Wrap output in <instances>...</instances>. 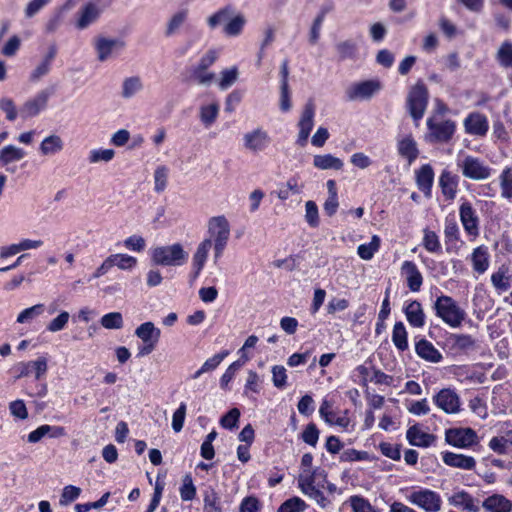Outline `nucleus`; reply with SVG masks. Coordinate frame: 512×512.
I'll return each mask as SVG.
<instances>
[{"mask_svg": "<svg viewBox=\"0 0 512 512\" xmlns=\"http://www.w3.org/2000/svg\"><path fill=\"white\" fill-rule=\"evenodd\" d=\"M115 156L113 149H93L89 152L88 160L91 164L110 162Z\"/></svg>", "mask_w": 512, "mask_h": 512, "instance_id": "obj_55", "label": "nucleus"}, {"mask_svg": "<svg viewBox=\"0 0 512 512\" xmlns=\"http://www.w3.org/2000/svg\"><path fill=\"white\" fill-rule=\"evenodd\" d=\"M135 335L142 341L143 346L139 348L138 355L146 356L152 353L161 336V331L151 321L140 324L135 329Z\"/></svg>", "mask_w": 512, "mask_h": 512, "instance_id": "obj_7", "label": "nucleus"}, {"mask_svg": "<svg viewBox=\"0 0 512 512\" xmlns=\"http://www.w3.org/2000/svg\"><path fill=\"white\" fill-rule=\"evenodd\" d=\"M246 24V18L242 14L232 15L223 27V31L228 36H238L241 34Z\"/></svg>", "mask_w": 512, "mask_h": 512, "instance_id": "obj_41", "label": "nucleus"}, {"mask_svg": "<svg viewBox=\"0 0 512 512\" xmlns=\"http://www.w3.org/2000/svg\"><path fill=\"white\" fill-rule=\"evenodd\" d=\"M203 512H222L220 497L212 487L203 491Z\"/></svg>", "mask_w": 512, "mask_h": 512, "instance_id": "obj_38", "label": "nucleus"}, {"mask_svg": "<svg viewBox=\"0 0 512 512\" xmlns=\"http://www.w3.org/2000/svg\"><path fill=\"white\" fill-rule=\"evenodd\" d=\"M314 117H315L314 103L312 101H308L305 104V106L301 112L299 121L297 123V127H298L299 131H298L296 143L300 147H305L308 142L309 135L314 127Z\"/></svg>", "mask_w": 512, "mask_h": 512, "instance_id": "obj_11", "label": "nucleus"}, {"mask_svg": "<svg viewBox=\"0 0 512 512\" xmlns=\"http://www.w3.org/2000/svg\"><path fill=\"white\" fill-rule=\"evenodd\" d=\"M238 69L237 67L227 68L221 71L220 80L218 82V86L221 90H226L230 86H232L238 79Z\"/></svg>", "mask_w": 512, "mask_h": 512, "instance_id": "obj_51", "label": "nucleus"}, {"mask_svg": "<svg viewBox=\"0 0 512 512\" xmlns=\"http://www.w3.org/2000/svg\"><path fill=\"white\" fill-rule=\"evenodd\" d=\"M433 401L446 414H456L460 411V398L452 389L444 388L440 390L433 397Z\"/></svg>", "mask_w": 512, "mask_h": 512, "instance_id": "obj_15", "label": "nucleus"}, {"mask_svg": "<svg viewBox=\"0 0 512 512\" xmlns=\"http://www.w3.org/2000/svg\"><path fill=\"white\" fill-rule=\"evenodd\" d=\"M477 435L471 428H453L446 431L445 440L448 444L466 448L476 442Z\"/></svg>", "mask_w": 512, "mask_h": 512, "instance_id": "obj_16", "label": "nucleus"}, {"mask_svg": "<svg viewBox=\"0 0 512 512\" xmlns=\"http://www.w3.org/2000/svg\"><path fill=\"white\" fill-rule=\"evenodd\" d=\"M439 184L446 199H454L456 196L458 180L449 171L444 170L439 178Z\"/></svg>", "mask_w": 512, "mask_h": 512, "instance_id": "obj_32", "label": "nucleus"}, {"mask_svg": "<svg viewBox=\"0 0 512 512\" xmlns=\"http://www.w3.org/2000/svg\"><path fill=\"white\" fill-rule=\"evenodd\" d=\"M298 487L300 491L312 499L321 508H325L330 504V501L324 495L325 482H327V473L325 470L315 468L313 472L299 473Z\"/></svg>", "mask_w": 512, "mask_h": 512, "instance_id": "obj_1", "label": "nucleus"}, {"mask_svg": "<svg viewBox=\"0 0 512 512\" xmlns=\"http://www.w3.org/2000/svg\"><path fill=\"white\" fill-rule=\"evenodd\" d=\"M482 507L486 512H510L512 502L501 494H493L482 502Z\"/></svg>", "mask_w": 512, "mask_h": 512, "instance_id": "obj_23", "label": "nucleus"}, {"mask_svg": "<svg viewBox=\"0 0 512 512\" xmlns=\"http://www.w3.org/2000/svg\"><path fill=\"white\" fill-rule=\"evenodd\" d=\"M26 156V152L15 145H7L0 151V162L8 165L15 161H20Z\"/></svg>", "mask_w": 512, "mask_h": 512, "instance_id": "obj_40", "label": "nucleus"}, {"mask_svg": "<svg viewBox=\"0 0 512 512\" xmlns=\"http://www.w3.org/2000/svg\"><path fill=\"white\" fill-rule=\"evenodd\" d=\"M20 377H26L30 375L31 371L35 372V378L40 379L47 372L48 365L45 357H39L34 361L22 362L19 364Z\"/></svg>", "mask_w": 512, "mask_h": 512, "instance_id": "obj_26", "label": "nucleus"}, {"mask_svg": "<svg viewBox=\"0 0 512 512\" xmlns=\"http://www.w3.org/2000/svg\"><path fill=\"white\" fill-rule=\"evenodd\" d=\"M125 46L124 41L116 38H107L99 36L94 40L97 59L100 62H106L114 58Z\"/></svg>", "mask_w": 512, "mask_h": 512, "instance_id": "obj_12", "label": "nucleus"}, {"mask_svg": "<svg viewBox=\"0 0 512 512\" xmlns=\"http://www.w3.org/2000/svg\"><path fill=\"white\" fill-rule=\"evenodd\" d=\"M433 180L434 171L432 167L429 164L421 166V168L416 173V182L418 188L426 194L430 193Z\"/></svg>", "mask_w": 512, "mask_h": 512, "instance_id": "obj_33", "label": "nucleus"}, {"mask_svg": "<svg viewBox=\"0 0 512 512\" xmlns=\"http://www.w3.org/2000/svg\"><path fill=\"white\" fill-rule=\"evenodd\" d=\"M380 238L377 235L372 236L368 244H361L357 248L359 257L363 260H370L380 247Z\"/></svg>", "mask_w": 512, "mask_h": 512, "instance_id": "obj_48", "label": "nucleus"}, {"mask_svg": "<svg viewBox=\"0 0 512 512\" xmlns=\"http://www.w3.org/2000/svg\"><path fill=\"white\" fill-rule=\"evenodd\" d=\"M498 59L502 66L512 67V44L504 43L498 51Z\"/></svg>", "mask_w": 512, "mask_h": 512, "instance_id": "obj_64", "label": "nucleus"}, {"mask_svg": "<svg viewBox=\"0 0 512 512\" xmlns=\"http://www.w3.org/2000/svg\"><path fill=\"white\" fill-rule=\"evenodd\" d=\"M434 307L437 316L453 328L459 327L465 319V311L450 296L438 297Z\"/></svg>", "mask_w": 512, "mask_h": 512, "instance_id": "obj_4", "label": "nucleus"}, {"mask_svg": "<svg viewBox=\"0 0 512 512\" xmlns=\"http://www.w3.org/2000/svg\"><path fill=\"white\" fill-rule=\"evenodd\" d=\"M189 18V10L187 8L177 10L172 13L165 22L164 36L171 38L180 33Z\"/></svg>", "mask_w": 512, "mask_h": 512, "instance_id": "obj_18", "label": "nucleus"}, {"mask_svg": "<svg viewBox=\"0 0 512 512\" xmlns=\"http://www.w3.org/2000/svg\"><path fill=\"white\" fill-rule=\"evenodd\" d=\"M423 246L427 251L431 253H437L440 251V241L437 234L434 231L428 229L424 230Z\"/></svg>", "mask_w": 512, "mask_h": 512, "instance_id": "obj_58", "label": "nucleus"}, {"mask_svg": "<svg viewBox=\"0 0 512 512\" xmlns=\"http://www.w3.org/2000/svg\"><path fill=\"white\" fill-rule=\"evenodd\" d=\"M331 407L332 405L329 401L323 400L319 409L321 417H323L324 420L329 424H335L343 428L348 427L349 419L345 416L336 417L335 413L331 411Z\"/></svg>", "mask_w": 512, "mask_h": 512, "instance_id": "obj_37", "label": "nucleus"}, {"mask_svg": "<svg viewBox=\"0 0 512 512\" xmlns=\"http://www.w3.org/2000/svg\"><path fill=\"white\" fill-rule=\"evenodd\" d=\"M9 411L10 414L18 420H26L29 416L26 404L21 399L10 402Z\"/></svg>", "mask_w": 512, "mask_h": 512, "instance_id": "obj_62", "label": "nucleus"}, {"mask_svg": "<svg viewBox=\"0 0 512 512\" xmlns=\"http://www.w3.org/2000/svg\"><path fill=\"white\" fill-rule=\"evenodd\" d=\"M407 321L416 328H421L425 324V314L420 302L414 300L407 304L404 309Z\"/></svg>", "mask_w": 512, "mask_h": 512, "instance_id": "obj_27", "label": "nucleus"}, {"mask_svg": "<svg viewBox=\"0 0 512 512\" xmlns=\"http://www.w3.org/2000/svg\"><path fill=\"white\" fill-rule=\"evenodd\" d=\"M57 54V48L55 45H51L48 48L46 55L40 61V63L35 67V69L30 74V80L32 82H37L42 77L47 75L50 71L52 61L54 60Z\"/></svg>", "mask_w": 512, "mask_h": 512, "instance_id": "obj_24", "label": "nucleus"}, {"mask_svg": "<svg viewBox=\"0 0 512 512\" xmlns=\"http://www.w3.org/2000/svg\"><path fill=\"white\" fill-rule=\"evenodd\" d=\"M501 196L507 199L512 198V168H505L499 177Z\"/></svg>", "mask_w": 512, "mask_h": 512, "instance_id": "obj_53", "label": "nucleus"}, {"mask_svg": "<svg viewBox=\"0 0 512 512\" xmlns=\"http://www.w3.org/2000/svg\"><path fill=\"white\" fill-rule=\"evenodd\" d=\"M211 248H213V245H211V243L205 239L197 246V249L193 255V267L195 269V276H198V274L203 269Z\"/></svg>", "mask_w": 512, "mask_h": 512, "instance_id": "obj_34", "label": "nucleus"}, {"mask_svg": "<svg viewBox=\"0 0 512 512\" xmlns=\"http://www.w3.org/2000/svg\"><path fill=\"white\" fill-rule=\"evenodd\" d=\"M143 90V82L139 76L127 77L121 86V96L130 99Z\"/></svg>", "mask_w": 512, "mask_h": 512, "instance_id": "obj_35", "label": "nucleus"}, {"mask_svg": "<svg viewBox=\"0 0 512 512\" xmlns=\"http://www.w3.org/2000/svg\"><path fill=\"white\" fill-rule=\"evenodd\" d=\"M460 219L469 235H478V218L470 203L464 202L460 206Z\"/></svg>", "mask_w": 512, "mask_h": 512, "instance_id": "obj_21", "label": "nucleus"}, {"mask_svg": "<svg viewBox=\"0 0 512 512\" xmlns=\"http://www.w3.org/2000/svg\"><path fill=\"white\" fill-rule=\"evenodd\" d=\"M313 165L321 170H328V169H334V170H340L343 167V162L341 159L331 155V154H324V155H316L313 159Z\"/></svg>", "mask_w": 512, "mask_h": 512, "instance_id": "obj_39", "label": "nucleus"}, {"mask_svg": "<svg viewBox=\"0 0 512 512\" xmlns=\"http://www.w3.org/2000/svg\"><path fill=\"white\" fill-rule=\"evenodd\" d=\"M81 494V489L74 485H67L63 488L59 504L61 506H67L75 501Z\"/></svg>", "mask_w": 512, "mask_h": 512, "instance_id": "obj_60", "label": "nucleus"}, {"mask_svg": "<svg viewBox=\"0 0 512 512\" xmlns=\"http://www.w3.org/2000/svg\"><path fill=\"white\" fill-rule=\"evenodd\" d=\"M407 439L413 446L428 447L434 442L435 437L417 426H412L407 430Z\"/></svg>", "mask_w": 512, "mask_h": 512, "instance_id": "obj_31", "label": "nucleus"}, {"mask_svg": "<svg viewBox=\"0 0 512 512\" xmlns=\"http://www.w3.org/2000/svg\"><path fill=\"white\" fill-rule=\"evenodd\" d=\"M397 150L399 155L408 161V164H412L419 155L417 143L411 135H407L398 141Z\"/></svg>", "mask_w": 512, "mask_h": 512, "instance_id": "obj_25", "label": "nucleus"}, {"mask_svg": "<svg viewBox=\"0 0 512 512\" xmlns=\"http://www.w3.org/2000/svg\"><path fill=\"white\" fill-rule=\"evenodd\" d=\"M401 273L405 276L407 286L412 292H418L423 283V277L412 261H404L401 267Z\"/></svg>", "mask_w": 512, "mask_h": 512, "instance_id": "obj_20", "label": "nucleus"}, {"mask_svg": "<svg viewBox=\"0 0 512 512\" xmlns=\"http://www.w3.org/2000/svg\"><path fill=\"white\" fill-rule=\"evenodd\" d=\"M154 191L156 193H162L166 190L169 178V169L165 165H159L156 167L154 174Z\"/></svg>", "mask_w": 512, "mask_h": 512, "instance_id": "obj_46", "label": "nucleus"}, {"mask_svg": "<svg viewBox=\"0 0 512 512\" xmlns=\"http://www.w3.org/2000/svg\"><path fill=\"white\" fill-rule=\"evenodd\" d=\"M307 508L306 503L299 497H292L280 505L277 512H303Z\"/></svg>", "mask_w": 512, "mask_h": 512, "instance_id": "obj_57", "label": "nucleus"}, {"mask_svg": "<svg viewBox=\"0 0 512 512\" xmlns=\"http://www.w3.org/2000/svg\"><path fill=\"white\" fill-rule=\"evenodd\" d=\"M188 253L179 243L168 246H158L151 250V260L161 266H181L186 263Z\"/></svg>", "mask_w": 512, "mask_h": 512, "instance_id": "obj_3", "label": "nucleus"}, {"mask_svg": "<svg viewBox=\"0 0 512 512\" xmlns=\"http://www.w3.org/2000/svg\"><path fill=\"white\" fill-rule=\"evenodd\" d=\"M69 319L70 313L68 311H61L55 318L48 322L46 329L51 333L59 332L66 327Z\"/></svg>", "mask_w": 512, "mask_h": 512, "instance_id": "obj_54", "label": "nucleus"}, {"mask_svg": "<svg viewBox=\"0 0 512 512\" xmlns=\"http://www.w3.org/2000/svg\"><path fill=\"white\" fill-rule=\"evenodd\" d=\"M464 177L472 180H485L491 175V169L483 161L473 156H466L459 162Z\"/></svg>", "mask_w": 512, "mask_h": 512, "instance_id": "obj_13", "label": "nucleus"}, {"mask_svg": "<svg viewBox=\"0 0 512 512\" xmlns=\"http://www.w3.org/2000/svg\"><path fill=\"white\" fill-rule=\"evenodd\" d=\"M392 342L400 351L408 348L407 331L402 322H396L392 331Z\"/></svg>", "mask_w": 512, "mask_h": 512, "instance_id": "obj_44", "label": "nucleus"}, {"mask_svg": "<svg viewBox=\"0 0 512 512\" xmlns=\"http://www.w3.org/2000/svg\"><path fill=\"white\" fill-rule=\"evenodd\" d=\"M381 89V84L377 80H366L353 83L345 90V96L348 101L369 100Z\"/></svg>", "mask_w": 512, "mask_h": 512, "instance_id": "obj_10", "label": "nucleus"}, {"mask_svg": "<svg viewBox=\"0 0 512 512\" xmlns=\"http://www.w3.org/2000/svg\"><path fill=\"white\" fill-rule=\"evenodd\" d=\"M428 90L422 83H417L409 91L407 107L409 114L418 122L424 115L428 104Z\"/></svg>", "mask_w": 512, "mask_h": 512, "instance_id": "obj_6", "label": "nucleus"}, {"mask_svg": "<svg viewBox=\"0 0 512 512\" xmlns=\"http://www.w3.org/2000/svg\"><path fill=\"white\" fill-rule=\"evenodd\" d=\"M339 60L355 59L358 54V46L355 40L346 39L335 45Z\"/></svg>", "mask_w": 512, "mask_h": 512, "instance_id": "obj_36", "label": "nucleus"}, {"mask_svg": "<svg viewBox=\"0 0 512 512\" xmlns=\"http://www.w3.org/2000/svg\"><path fill=\"white\" fill-rule=\"evenodd\" d=\"M349 503L353 512H379L368 500L362 496L354 495L349 498Z\"/></svg>", "mask_w": 512, "mask_h": 512, "instance_id": "obj_56", "label": "nucleus"}, {"mask_svg": "<svg viewBox=\"0 0 512 512\" xmlns=\"http://www.w3.org/2000/svg\"><path fill=\"white\" fill-rule=\"evenodd\" d=\"M64 149V141L57 134H51L45 137L39 146V151L43 156H53Z\"/></svg>", "mask_w": 512, "mask_h": 512, "instance_id": "obj_30", "label": "nucleus"}, {"mask_svg": "<svg viewBox=\"0 0 512 512\" xmlns=\"http://www.w3.org/2000/svg\"><path fill=\"white\" fill-rule=\"evenodd\" d=\"M233 8L230 6H226L220 10H218L216 13L208 17L207 23L211 29H214L219 24L223 22H227L228 19L233 15Z\"/></svg>", "mask_w": 512, "mask_h": 512, "instance_id": "obj_52", "label": "nucleus"}, {"mask_svg": "<svg viewBox=\"0 0 512 512\" xmlns=\"http://www.w3.org/2000/svg\"><path fill=\"white\" fill-rule=\"evenodd\" d=\"M51 93L47 90L39 91L33 98L28 99L20 109L23 119L33 118L46 109Z\"/></svg>", "mask_w": 512, "mask_h": 512, "instance_id": "obj_14", "label": "nucleus"}, {"mask_svg": "<svg viewBox=\"0 0 512 512\" xmlns=\"http://www.w3.org/2000/svg\"><path fill=\"white\" fill-rule=\"evenodd\" d=\"M229 352L228 351H222L216 355H214L213 357L207 359L203 365L201 366V368L199 370H197L192 376L191 378L192 379H197L199 378L203 373H206V372H210V371H213L214 369H216L219 364L228 356Z\"/></svg>", "mask_w": 512, "mask_h": 512, "instance_id": "obj_42", "label": "nucleus"}, {"mask_svg": "<svg viewBox=\"0 0 512 512\" xmlns=\"http://www.w3.org/2000/svg\"><path fill=\"white\" fill-rule=\"evenodd\" d=\"M473 268L478 273H484L489 265L487 249L477 247L472 254Z\"/></svg>", "mask_w": 512, "mask_h": 512, "instance_id": "obj_45", "label": "nucleus"}, {"mask_svg": "<svg viewBox=\"0 0 512 512\" xmlns=\"http://www.w3.org/2000/svg\"><path fill=\"white\" fill-rule=\"evenodd\" d=\"M487 117L479 112L470 113L464 120L466 133L475 136H485L488 131Z\"/></svg>", "mask_w": 512, "mask_h": 512, "instance_id": "obj_19", "label": "nucleus"}, {"mask_svg": "<svg viewBox=\"0 0 512 512\" xmlns=\"http://www.w3.org/2000/svg\"><path fill=\"white\" fill-rule=\"evenodd\" d=\"M417 355L429 362L438 363L442 359L441 353L426 339L419 340L415 345Z\"/></svg>", "mask_w": 512, "mask_h": 512, "instance_id": "obj_29", "label": "nucleus"}, {"mask_svg": "<svg viewBox=\"0 0 512 512\" xmlns=\"http://www.w3.org/2000/svg\"><path fill=\"white\" fill-rule=\"evenodd\" d=\"M407 500L425 512H438L442 504L440 495L429 489L413 491L409 494Z\"/></svg>", "mask_w": 512, "mask_h": 512, "instance_id": "obj_9", "label": "nucleus"}, {"mask_svg": "<svg viewBox=\"0 0 512 512\" xmlns=\"http://www.w3.org/2000/svg\"><path fill=\"white\" fill-rule=\"evenodd\" d=\"M180 496L184 501H191L196 496V487L193 484L192 478L186 475L183 478V484L180 488Z\"/></svg>", "mask_w": 512, "mask_h": 512, "instance_id": "obj_63", "label": "nucleus"}, {"mask_svg": "<svg viewBox=\"0 0 512 512\" xmlns=\"http://www.w3.org/2000/svg\"><path fill=\"white\" fill-rule=\"evenodd\" d=\"M218 114V103H211L200 107V120L206 127L211 126L216 121Z\"/></svg>", "mask_w": 512, "mask_h": 512, "instance_id": "obj_47", "label": "nucleus"}, {"mask_svg": "<svg viewBox=\"0 0 512 512\" xmlns=\"http://www.w3.org/2000/svg\"><path fill=\"white\" fill-rule=\"evenodd\" d=\"M100 324L105 329H121L124 325L123 316L120 312H110L103 315L100 319Z\"/></svg>", "mask_w": 512, "mask_h": 512, "instance_id": "obj_49", "label": "nucleus"}, {"mask_svg": "<svg viewBox=\"0 0 512 512\" xmlns=\"http://www.w3.org/2000/svg\"><path fill=\"white\" fill-rule=\"evenodd\" d=\"M448 502L454 507L462 508L463 511L479 512L480 510L476 500L464 490L455 492L448 498Z\"/></svg>", "mask_w": 512, "mask_h": 512, "instance_id": "obj_22", "label": "nucleus"}, {"mask_svg": "<svg viewBox=\"0 0 512 512\" xmlns=\"http://www.w3.org/2000/svg\"><path fill=\"white\" fill-rule=\"evenodd\" d=\"M325 15H326V11L321 10L318 13V15L315 17V19L313 20V23H312V26H311V29L309 32V42L312 45H315L320 38L321 27H322L323 21L325 19Z\"/></svg>", "mask_w": 512, "mask_h": 512, "instance_id": "obj_59", "label": "nucleus"}, {"mask_svg": "<svg viewBox=\"0 0 512 512\" xmlns=\"http://www.w3.org/2000/svg\"><path fill=\"white\" fill-rule=\"evenodd\" d=\"M429 133L426 139L430 142H448L456 129L455 122L447 119L438 121L435 117L427 119Z\"/></svg>", "mask_w": 512, "mask_h": 512, "instance_id": "obj_8", "label": "nucleus"}, {"mask_svg": "<svg viewBox=\"0 0 512 512\" xmlns=\"http://www.w3.org/2000/svg\"><path fill=\"white\" fill-rule=\"evenodd\" d=\"M443 461L446 465L464 470H472L476 465V461L471 456L446 452L443 455Z\"/></svg>", "mask_w": 512, "mask_h": 512, "instance_id": "obj_28", "label": "nucleus"}, {"mask_svg": "<svg viewBox=\"0 0 512 512\" xmlns=\"http://www.w3.org/2000/svg\"><path fill=\"white\" fill-rule=\"evenodd\" d=\"M450 339L453 341L454 347L460 350L473 349L476 343L472 336L465 334H452Z\"/></svg>", "mask_w": 512, "mask_h": 512, "instance_id": "obj_61", "label": "nucleus"}, {"mask_svg": "<svg viewBox=\"0 0 512 512\" xmlns=\"http://www.w3.org/2000/svg\"><path fill=\"white\" fill-rule=\"evenodd\" d=\"M230 224L224 215L211 217L207 222L208 240L213 245V258L217 263L222 257L230 238Z\"/></svg>", "mask_w": 512, "mask_h": 512, "instance_id": "obj_2", "label": "nucleus"}, {"mask_svg": "<svg viewBox=\"0 0 512 512\" xmlns=\"http://www.w3.org/2000/svg\"><path fill=\"white\" fill-rule=\"evenodd\" d=\"M244 147L254 153L263 151L270 142V137L266 131L257 128L245 133L243 136Z\"/></svg>", "mask_w": 512, "mask_h": 512, "instance_id": "obj_17", "label": "nucleus"}, {"mask_svg": "<svg viewBox=\"0 0 512 512\" xmlns=\"http://www.w3.org/2000/svg\"><path fill=\"white\" fill-rule=\"evenodd\" d=\"M109 258L112 266H117L121 270H130L137 264V259L127 254H112Z\"/></svg>", "mask_w": 512, "mask_h": 512, "instance_id": "obj_50", "label": "nucleus"}, {"mask_svg": "<svg viewBox=\"0 0 512 512\" xmlns=\"http://www.w3.org/2000/svg\"><path fill=\"white\" fill-rule=\"evenodd\" d=\"M113 0H90L79 11L76 20V27L84 30L96 22L102 12L107 9Z\"/></svg>", "mask_w": 512, "mask_h": 512, "instance_id": "obj_5", "label": "nucleus"}, {"mask_svg": "<svg viewBox=\"0 0 512 512\" xmlns=\"http://www.w3.org/2000/svg\"><path fill=\"white\" fill-rule=\"evenodd\" d=\"M45 311V305L42 303L35 304L29 308L22 310L16 319L19 324L30 323L37 317L41 316Z\"/></svg>", "mask_w": 512, "mask_h": 512, "instance_id": "obj_43", "label": "nucleus"}]
</instances>
